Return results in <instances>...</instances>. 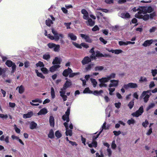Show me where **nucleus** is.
<instances>
[{
    "label": "nucleus",
    "mask_w": 157,
    "mask_h": 157,
    "mask_svg": "<svg viewBox=\"0 0 157 157\" xmlns=\"http://www.w3.org/2000/svg\"><path fill=\"white\" fill-rule=\"evenodd\" d=\"M132 10L133 12L138 11L135 15L136 17L147 21L149 18V16L147 13H151L153 10L151 6H139L137 8L136 7L133 8Z\"/></svg>",
    "instance_id": "obj_1"
},
{
    "label": "nucleus",
    "mask_w": 157,
    "mask_h": 157,
    "mask_svg": "<svg viewBox=\"0 0 157 157\" xmlns=\"http://www.w3.org/2000/svg\"><path fill=\"white\" fill-rule=\"evenodd\" d=\"M115 77L116 74L115 73H112L109 75L106 76L105 77H103L101 79H99V80L100 82L106 83L112 79L114 78Z\"/></svg>",
    "instance_id": "obj_2"
},
{
    "label": "nucleus",
    "mask_w": 157,
    "mask_h": 157,
    "mask_svg": "<svg viewBox=\"0 0 157 157\" xmlns=\"http://www.w3.org/2000/svg\"><path fill=\"white\" fill-rule=\"evenodd\" d=\"M52 32L54 35L55 41H58L60 40V41H62V39L63 38L64 36L61 33H58L53 29H52Z\"/></svg>",
    "instance_id": "obj_3"
},
{
    "label": "nucleus",
    "mask_w": 157,
    "mask_h": 157,
    "mask_svg": "<svg viewBox=\"0 0 157 157\" xmlns=\"http://www.w3.org/2000/svg\"><path fill=\"white\" fill-rule=\"evenodd\" d=\"M150 90H148L146 91H144L142 93L141 97H144V102H147L148 100V98L150 97V95L151 94Z\"/></svg>",
    "instance_id": "obj_4"
},
{
    "label": "nucleus",
    "mask_w": 157,
    "mask_h": 157,
    "mask_svg": "<svg viewBox=\"0 0 157 157\" xmlns=\"http://www.w3.org/2000/svg\"><path fill=\"white\" fill-rule=\"evenodd\" d=\"M138 85L136 83L130 82L127 84L124 85V87L125 89H128V88L135 89L137 88Z\"/></svg>",
    "instance_id": "obj_5"
},
{
    "label": "nucleus",
    "mask_w": 157,
    "mask_h": 157,
    "mask_svg": "<svg viewBox=\"0 0 157 157\" xmlns=\"http://www.w3.org/2000/svg\"><path fill=\"white\" fill-rule=\"evenodd\" d=\"M6 65L8 67H12V71L14 72L16 69V66L15 63L11 60H7L6 62Z\"/></svg>",
    "instance_id": "obj_6"
},
{
    "label": "nucleus",
    "mask_w": 157,
    "mask_h": 157,
    "mask_svg": "<svg viewBox=\"0 0 157 157\" xmlns=\"http://www.w3.org/2000/svg\"><path fill=\"white\" fill-rule=\"evenodd\" d=\"M119 81L117 80H110V83L109 85V88L117 87L118 85Z\"/></svg>",
    "instance_id": "obj_7"
},
{
    "label": "nucleus",
    "mask_w": 157,
    "mask_h": 157,
    "mask_svg": "<svg viewBox=\"0 0 157 157\" xmlns=\"http://www.w3.org/2000/svg\"><path fill=\"white\" fill-rule=\"evenodd\" d=\"M80 36L83 39H84L86 42L91 43L92 42V40L88 35L83 34H79Z\"/></svg>",
    "instance_id": "obj_8"
},
{
    "label": "nucleus",
    "mask_w": 157,
    "mask_h": 157,
    "mask_svg": "<svg viewBox=\"0 0 157 157\" xmlns=\"http://www.w3.org/2000/svg\"><path fill=\"white\" fill-rule=\"evenodd\" d=\"M143 112V108L142 106L140 107L139 110L136 112L132 113V115L134 116L138 117L141 115Z\"/></svg>",
    "instance_id": "obj_9"
},
{
    "label": "nucleus",
    "mask_w": 157,
    "mask_h": 157,
    "mask_svg": "<svg viewBox=\"0 0 157 157\" xmlns=\"http://www.w3.org/2000/svg\"><path fill=\"white\" fill-rule=\"evenodd\" d=\"M70 109L68 108L65 113V114L62 117V119L64 121H66L67 122L69 121V116L70 114Z\"/></svg>",
    "instance_id": "obj_10"
},
{
    "label": "nucleus",
    "mask_w": 157,
    "mask_h": 157,
    "mask_svg": "<svg viewBox=\"0 0 157 157\" xmlns=\"http://www.w3.org/2000/svg\"><path fill=\"white\" fill-rule=\"evenodd\" d=\"M81 13L83 15V18L85 20H87L89 18V13L85 9H83L81 10Z\"/></svg>",
    "instance_id": "obj_11"
},
{
    "label": "nucleus",
    "mask_w": 157,
    "mask_h": 157,
    "mask_svg": "<svg viewBox=\"0 0 157 157\" xmlns=\"http://www.w3.org/2000/svg\"><path fill=\"white\" fill-rule=\"evenodd\" d=\"M50 17L52 20L49 18H48L46 21V24L48 26H50L51 24H53V22L52 21L55 20V18L53 16L51 15Z\"/></svg>",
    "instance_id": "obj_12"
},
{
    "label": "nucleus",
    "mask_w": 157,
    "mask_h": 157,
    "mask_svg": "<svg viewBox=\"0 0 157 157\" xmlns=\"http://www.w3.org/2000/svg\"><path fill=\"white\" fill-rule=\"evenodd\" d=\"M154 41L153 40H147L145 41L142 44V45L144 47H146L149 46Z\"/></svg>",
    "instance_id": "obj_13"
},
{
    "label": "nucleus",
    "mask_w": 157,
    "mask_h": 157,
    "mask_svg": "<svg viewBox=\"0 0 157 157\" xmlns=\"http://www.w3.org/2000/svg\"><path fill=\"white\" fill-rule=\"evenodd\" d=\"M91 61V60L88 56L85 57L82 61V63L83 65H85L89 63Z\"/></svg>",
    "instance_id": "obj_14"
},
{
    "label": "nucleus",
    "mask_w": 157,
    "mask_h": 157,
    "mask_svg": "<svg viewBox=\"0 0 157 157\" xmlns=\"http://www.w3.org/2000/svg\"><path fill=\"white\" fill-rule=\"evenodd\" d=\"M36 102H39L41 103L42 102V101L40 100V99H37L35 100H33L32 101H31L30 102L31 105L33 106H38L39 105V104L38 103L34 104L33 103H36Z\"/></svg>",
    "instance_id": "obj_15"
},
{
    "label": "nucleus",
    "mask_w": 157,
    "mask_h": 157,
    "mask_svg": "<svg viewBox=\"0 0 157 157\" xmlns=\"http://www.w3.org/2000/svg\"><path fill=\"white\" fill-rule=\"evenodd\" d=\"M72 71L71 68H68L67 69H66L63 71V75L65 77H67L68 75H70V73L72 72Z\"/></svg>",
    "instance_id": "obj_16"
},
{
    "label": "nucleus",
    "mask_w": 157,
    "mask_h": 157,
    "mask_svg": "<svg viewBox=\"0 0 157 157\" xmlns=\"http://www.w3.org/2000/svg\"><path fill=\"white\" fill-rule=\"evenodd\" d=\"M87 20V21H86V23L87 25L93 26L95 24L94 21H93L91 19L89 18Z\"/></svg>",
    "instance_id": "obj_17"
},
{
    "label": "nucleus",
    "mask_w": 157,
    "mask_h": 157,
    "mask_svg": "<svg viewBox=\"0 0 157 157\" xmlns=\"http://www.w3.org/2000/svg\"><path fill=\"white\" fill-rule=\"evenodd\" d=\"M33 115V113L32 111H30L27 114H24L23 117L24 118H29L32 117Z\"/></svg>",
    "instance_id": "obj_18"
},
{
    "label": "nucleus",
    "mask_w": 157,
    "mask_h": 157,
    "mask_svg": "<svg viewBox=\"0 0 157 157\" xmlns=\"http://www.w3.org/2000/svg\"><path fill=\"white\" fill-rule=\"evenodd\" d=\"M60 67V66L59 65H54L50 68L49 70L51 72H53Z\"/></svg>",
    "instance_id": "obj_19"
},
{
    "label": "nucleus",
    "mask_w": 157,
    "mask_h": 157,
    "mask_svg": "<svg viewBox=\"0 0 157 157\" xmlns=\"http://www.w3.org/2000/svg\"><path fill=\"white\" fill-rule=\"evenodd\" d=\"M71 85V83L70 81H67L63 85V89L64 90H66L67 88L69 87Z\"/></svg>",
    "instance_id": "obj_20"
},
{
    "label": "nucleus",
    "mask_w": 157,
    "mask_h": 157,
    "mask_svg": "<svg viewBox=\"0 0 157 157\" xmlns=\"http://www.w3.org/2000/svg\"><path fill=\"white\" fill-rule=\"evenodd\" d=\"M68 36L72 40H75L77 39L76 36L72 33L68 34Z\"/></svg>",
    "instance_id": "obj_21"
},
{
    "label": "nucleus",
    "mask_w": 157,
    "mask_h": 157,
    "mask_svg": "<svg viewBox=\"0 0 157 157\" xmlns=\"http://www.w3.org/2000/svg\"><path fill=\"white\" fill-rule=\"evenodd\" d=\"M61 61V60L60 58L58 57H56L54 59L52 63L54 64H60Z\"/></svg>",
    "instance_id": "obj_22"
},
{
    "label": "nucleus",
    "mask_w": 157,
    "mask_h": 157,
    "mask_svg": "<svg viewBox=\"0 0 157 157\" xmlns=\"http://www.w3.org/2000/svg\"><path fill=\"white\" fill-rule=\"evenodd\" d=\"M18 90L19 93L20 94H22L24 91L25 88L24 87L22 86L21 85L19 86H18L17 87L16 89L17 90Z\"/></svg>",
    "instance_id": "obj_23"
},
{
    "label": "nucleus",
    "mask_w": 157,
    "mask_h": 157,
    "mask_svg": "<svg viewBox=\"0 0 157 157\" xmlns=\"http://www.w3.org/2000/svg\"><path fill=\"white\" fill-rule=\"evenodd\" d=\"M108 56L107 54H105L104 55L101 53L99 51L96 52V57H106Z\"/></svg>",
    "instance_id": "obj_24"
},
{
    "label": "nucleus",
    "mask_w": 157,
    "mask_h": 157,
    "mask_svg": "<svg viewBox=\"0 0 157 157\" xmlns=\"http://www.w3.org/2000/svg\"><path fill=\"white\" fill-rule=\"evenodd\" d=\"M48 112L46 108H43L41 109L38 113V115H44L47 113Z\"/></svg>",
    "instance_id": "obj_25"
},
{
    "label": "nucleus",
    "mask_w": 157,
    "mask_h": 157,
    "mask_svg": "<svg viewBox=\"0 0 157 157\" xmlns=\"http://www.w3.org/2000/svg\"><path fill=\"white\" fill-rule=\"evenodd\" d=\"M121 17L124 18H129L130 17V15L128 13H121Z\"/></svg>",
    "instance_id": "obj_26"
},
{
    "label": "nucleus",
    "mask_w": 157,
    "mask_h": 157,
    "mask_svg": "<svg viewBox=\"0 0 157 157\" xmlns=\"http://www.w3.org/2000/svg\"><path fill=\"white\" fill-rule=\"evenodd\" d=\"M49 122L51 126L54 127L55 125L54 119L53 117L52 116H50L49 119Z\"/></svg>",
    "instance_id": "obj_27"
},
{
    "label": "nucleus",
    "mask_w": 157,
    "mask_h": 157,
    "mask_svg": "<svg viewBox=\"0 0 157 157\" xmlns=\"http://www.w3.org/2000/svg\"><path fill=\"white\" fill-rule=\"evenodd\" d=\"M139 81L140 82H147V78L145 77L141 76L140 77Z\"/></svg>",
    "instance_id": "obj_28"
},
{
    "label": "nucleus",
    "mask_w": 157,
    "mask_h": 157,
    "mask_svg": "<svg viewBox=\"0 0 157 157\" xmlns=\"http://www.w3.org/2000/svg\"><path fill=\"white\" fill-rule=\"evenodd\" d=\"M37 124L34 122H32L30 124V128L31 129H33L36 128Z\"/></svg>",
    "instance_id": "obj_29"
},
{
    "label": "nucleus",
    "mask_w": 157,
    "mask_h": 157,
    "mask_svg": "<svg viewBox=\"0 0 157 157\" xmlns=\"http://www.w3.org/2000/svg\"><path fill=\"white\" fill-rule=\"evenodd\" d=\"M51 98L52 99H53L55 98L56 96L53 87H52L51 88Z\"/></svg>",
    "instance_id": "obj_30"
},
{
    "label": "nucleus",
    "mask_w": 157,
    "mask_h": 157,
    "mask_svg": "<svg viewBox=\"0 0 157 157\" xmlns=\"http://www.w3.org/2000/svg\"><path fill=\"white\" fill-rule=\"evenodd\" d=\"M35 71L38 76L41 78H42L44 79L45 78L44 76L41 73L38 72V71L37 70H36Z\"/></svg>",
    "instance_id": "obj_31"
},
{
    "label": "nucleus",
    "mask_w": 157,
    "mask_h": 157,
    "mask_svg": "<svg viewBox=\"0 0 157 157\" xmlns=\"http://www.w3.org/2000/svg\"><path fill=\"white\" fill-rule=\"evenodd\" d=\"M54 133L53 130L52 129L50 130L48 134V137L51 139L53 138L54 137Z\"/></svg>",
    "instance_id": "obj_32"
},
{
    "label": "nucleus",
    "mask_w": 157,
    "mask_h": 157,
    "mask_svg": "<svg viewBox=\"0 0 157 157\" xmlns=\"http://www.w3.org/2000/svg\"><path fill=\"white\" fill-rule=\"evenodd\" d=\"M123 51L121 49H116L113 50V53H114L115 54L118 55L120 53H122Z\"/></svg>",
    "instance_id": "obj_33"
},
{
    "label": "nucleus",
    "mask_w": 157,
    "mask_h": 157,
    "mask_svg": "<svg viewBox=\"0 0 157 157\" xmlns=\"http://www.w3.org/2000/svg\"><path fill=\"white\" fill-rule=\"evenodd\" d=\"M66 130V135L67 136H71L72 135V130L71 129L69 130V128H68Z\"/></svg>",
    "instance_id": "obj_34"
},
{
    "label": "nucleus",
    "mask_w": 157,
    "mask_h": 157,
    "mask_svg": "<svg viewBox=\"0 0 157 157\" xmlns=\"http://www.w3.org/2000/svg\"><path fill=\"white\" fill-rule=\"evenodd\" d=\"M90 81L94 87H95L98 83L96 80L95 79L91 78L90 79Z\"/></svg>",
    "instance_id": "obj_35"
},
{
    "label": "nucleus",
    "mask_w": 157,
    "mask_h": 157,
    "mask_svg": "<svg viewBox=\"0 0 157 157\" xmlns=\"http://www.w3.org/2000/svg\"><path fill=\"white\" fill-rule=\"evenodd\" d=\"M104 67L102 66H98L95 67V70L96 71H101L104 69Z\"/></svg>",
    "instance_id": "obj_36"
},
{
    "label": "nucleus",
    "mask_w": 157,
    "mask_h": 157,
    "mask_svg": "<svg viewBox=\"0 0 157 157\" xmlns=\"http://www.w3.org/2000/svg\"><path fill=\"white\" fill-rule=\"evenodd\" d=\"M60 46L59 45L56 44L53 49L54 51L56 52H59V50Z\"/></svg>",
    "instance_id": "obj_37"
},
{
    "label": "nucleus",
    "mask_w": 157,
    "mask_h": 157,
    "mask_svg": "<svg viewBox=\"0 0 157 157\" xmlns=\"http://www.w3.org/2000/svg\"><path fill=\"white\" fill-rule=\"evenodd\" d=\"M128 41L125 42L123 41H119V44L120 46L127 45L128 44Z\"/></svg>",
    "instance_id": "obj_38"
},
{
    "label": "nucleus",
    "mask_w": 157,
    "mask_h": 157,
    "mask_svg": "<svg viewBox=\"0 0 157 157\" xmlns=\"http://www.w3.org/2000/svg\"><path fill=\"white\" fill-rule=\"evenodd\" d=\"M84 93L92 94V91H91L88 87L86 88L83 91Z\"/></svg>",
    "instance_id": "obj_39"
},
{
    "label": "nucleus",
    "mask_w": 157,
    "mask_h": 157,
    "mask_svg": "<svg viewBox=\"0 0 157 157\" xmlns=\"http://www.w3.org/2000/svg\"><path fill=\"white\" fill-rule=\"evenodd\" d=\"M41 70L44 74H47L48 73V70L45 67H43L41 68Z\"/></svg>",
    "instance_id": "obj_40"
},
{
    "label": "nucleus",
    "mask_w": 157,
    "mask_h": 157,
    "mask_svg": "<svg viewBox=\"0 0 157 157\" xmlns=\"http://www.w3.org/2000/svg\"><path fill=\"white\" fill-rule=\"evenodd\" d=\"M135 123V121L132 119L128 120L127 121V123L129 124H133Z\"/></svg>",
    "instance_id": "obj_41"
},
{
    "label": "nucleus",
    "mask_w": 157,
    "mask_h": 157,
    "mask_svg": "<svg viewBox=\"0 0 157 157\" xmlns=\"http://www.w3.org/2000/svg\"><path fill=\"white\" fill-rule=\"evenodd\" d=\"M108 90L109 91V94L111 95H113V92L115 91V88H109Z\"/></svg>",
    "instance_id": "obj_42"
},
{
    "label": "nucleus",
    "mask_w": 157,
    "mask_h": 157,
    "mask_svg": "<svg viewBox=\"0 0 157 157\" xmlns=\"http://www.w3.org/2000/svg\"><path fill=\"white\" fill-rule=\"evenodd\" d=\"M7 69L6 68H2L0 67V76L5 73Z\"/></svg>",
    "instance_id": "obj_43"
},
{
    "label": "nucleus",
    "mask_w": 157,
    "mask_h": 157,
    "mask_svg": "<svg viewBox=\"0 0 157 157\" xmlns=\"http://www.w3.org/2000/svg\"><path fill=\"white\" fill-rule=\"evenodd\" d=\"M55 135L58 138H60L62 136L61 134L59 132V131H57L55 133Z\"/></svg>",
    "instance_id": "obj_44"
},
{
    "label": "nucleus",
    "mask_w": 157,
    "mask_h": 157,
    "mask_svg": "<svg viewBox=\"0 0 157 157\" xmlns=\"http://www.w3.org/2000/svg\"><path fill=\"white\" fill-rule=\"evenodd\" d=\"M50 55L47 53L44 55L43 56V58L44 59L47 60L50 58Z\"/></svg>",
    "instance_id": "obj_45"
},
{
    "label": "nucleus",
    "mask_w": 157,
    "mask_h": 157,
    "mask_svg": "<svg viewBox=\"0 0 157 157\" xmlns=\"http://www.w3.org/2000/svg\"><path fill=\"white\" fill-rule=\"evenodd\" d=\"M103 92V91L102 90H100L99 91H98L97 90L94 91L93 92H92V93L95 95H97L100 94L101 93H102Z\"/></svg>",
    "instance_id": "obj_46"
},
{
    "label": "nucleus",
    "mask_w": 157,
    "mask_h": 157,
    "mask_svg": "<svg viewBox=\"0 0 157 157\" xmlns=\"http://www.w3.org/2000/svg\"><path fill=\"white\" fill-rule=\"evenodd\" d=\"M111 146L112 148L114 149H115L116 148L117 145L115 144V140H114L112 141Z\"/></svg>",
    "instance_id": "obj_47"
},
{
    "label": "nucleus",
    "mask_w": 157,
    "mask_h": 157,
    "mask_svg": "<svg viewBox=\"0 0 157 157\" xmlns=\"http://www.w3.org/2000/svg\"><path fill=\"white\" fill-rule=\"evenodd\" d=\"M134 100H133L131 101L128 104V105L130 109H131L134 105Z\"/></svg>",
    "instance_id": "obj_48"
},
{
    "label": "nucleus",
    "mask_w": 157,
    "mask_h": 157,
    "mask_svg": "<svg viewBox=\"0 0 157 157\" xmlns=\"http://www.w3.org/2000/svg\"><path fill=\"white\" fill-rule=\"evenodd\" d=\"M36 65L37 67H43L44 66V64L41 61H39L36 64Z\"/></svg>",
    "instance_id": "obj_49"
},
{
    "label": "nucleus",
    "mask_w": 157,
    "mask_h": 157,
    "mask_svg": "<svg viewBox=\"0 0 157 157\" xmlns=\"http://www.w3.org/2000/svg\"><path fill=\"white\" fill-rule=\"evenodd\" d=\"M151 73L152 76L153 77H155L157 74V70L156 69L152 70H151Z\"/></svg>",
    "instance_id": "obj_50"
},
{
    "label": "nucleus",
    "mask_w": 157,
    "mask_h": 157,
    "mask_svg": "<svg viewBox=\"0 0 157 157\" xmlns=\"http://www.w3.org/2000/svg\"><path fill=\"white\" fill-rule=\"evenodd\" d=\"M72 44L75 47H76L77 48H82L81 44H78V43H77L76 42H73L72 43Z\"/></svg>",
    "instance_id": "obj_51"
},
{
    "label": "nucleus",
    "mask_w": 157,
    "mask_h": 157,
    "mask_svg": "<svg viewBox=\"0 0 157 157\" xmlns=\"http://www.w3.org/2000/svg\"><path fill=\"white\" fill-rule=\"evenodd\" d=\"M48 46L50 48H53L55 46V44L53 43H50L48 44Z\"/></svg>",
    "instance_id": "obj_52"
},
{
    "label": "nucleus",
    "mask_w": 157,
    "mask_h": 157,
    "mask_svg": "<svg viewBox=\"0 0 157 157\" xmlns=\"http://www.w3.org/2000/svg\"><path fill=\"white\" fill-rule=\"evenodd\" d=\"M100 83L99 84V86L101 87H106L107 86V85L103 82H100Z\"/></svg>",
    "instance_id": "obj_53"
},
{
    "label": "nucleus",
    "mask_w": 157,
    "mask_h": 157,
    "mask_svg": "<svg viewBox=\"0 0 157 157\" xmlns=\"http://www.w3.org/2000/svg\"><path fill=\"white\" fill-rule=\"evenodd\" d=\"M65 90H64V89H63V87L61 89V90L59 92L60 96L65 95Z\"/></svg>",
    "instance_id": "obj_54"
},
{
    "label": "nucleus",
    "mask_w": 157,
    "mask_h": 157,
    "mask_svg": "<svg viewBox=\"0 0 157 157\" xmlns=\"http://www.w3.org/2000/svg\"><path fill=\"white\" fill-rule=\"evenodd\" d=\"M155 105V104L154 103H151L149 104L148 106L147 107V110H149L151 108H152L154 107Z\"/></svg>",
    "instance_id": "obj_55"
},
{
    "label": "nucleus",
    "mask_w": 157,
    "mask_h": 157,
    "mask_svg": "<svg viewBox=\"0 0 157 157\" xmlns=\"http://www.w3.org/2000/svg\"><path fill=\"white\" fill-rule=\"evenodd\" d=\"M79 74V73L78 72L72 73V72L70 73V75H69V77H73L74 76Z\"/></svg>",
    "instance_id": "obj_56"
},
{
    "label": "nucleus",
    "mask_w": 157,
    "mask_h": 157,
    "mask_svg": "<svg viewBox=\"0 0 157 157\" xmlns=\"http://www.w3.org/2000/svg\"><path fill=\"white\" fill-rule=\"evenodd\" d=\"M155 84L153 81H151L150 82L149 85V86L150 89L152 88V87L155 86Z\"/></svg>",
    "instance_id": "obj_57"
},
{
    "label": "nucleus",
    "mask_w": 157,
    "mask_h": 157,
    "mask_svg": "<svg viewBox=\"0 0 157 157\" xmlns=\"http://www.w3.org/2000/svg\"><path fill=\"white\" fill-rule=\"evenodd\" d=\"M91 53V55L90 56V57L92 59H95L96 58V52H94Z\"/></svg>",
    "instance_id": "obj_58"
},
{
    "label": "nucleus",
    "mask_w": 157,
    "mask_h": 157,
    "mask_svg": "<svg viewBox=\"0 0 157 157\" xmlns=\"http://www.w3.org/2000/svg\"><path fill=\"white\" fill-rule=\"evenodd\" d=\"M94 65V64H91L89 65L86 68L87 70H90L92 67H93Z\"/></svg>",
    "instance_id": "obj_59"
},
{
    "label": "nucleus",
    "mask_w": 157,
    "mask_h": 157,
    "mask_svg": "<svg viewBox=\"0 0 157 157\" xmlns=\"http://www.w3.org/2000/svg\"><path fill=\"white\" fill-rule=\"evenodd\" d=\"M0 117L3 119H6L8 118V116L6 114L4 115L0 113Z\"/></svg>",
    "instance_id": "obj_60"
},
{
    "label": "nucleus",
    "mask_w": 157,
    "mask_h": 157,
    "mask_svg": "<svg viewBox=\"0 0 157 157\" xmlns=\"http://www.w3.org/2000/svg\"><path fill=\"white\" fill-rule=\"evenodd\" d=\"M149 123L147 120H146L145 121L142 123V125L145 128L147 127L148 124Z\"/></svg>",
    "instance_id": "obj_61"
},
{
    "label": "nucleus",
    "mask_w": 157,
    "mask_h": 157,
    "mask_svg": "<svg viewBox=\"0 0 157 157\" xmlns=\"http://www.w3.org/2000/svg\"><path fill=\"white\" fill-rule=\"evenodd\" d=\"M100 40L104 44H106L107 43V41L105 40L102 37H100L99 38Z\"/></svg>",
    "instance_id": "obj_62"
},
{
    "label": "nucleus",
    "mask_w": 157,
    "mask_h": 157,
    "mask_svg": "<svg viewBox=\"0 0 157 157\" xmlns=\"http://www.w3.org/2000/svg\"><path fill=\"white\" fill-rule=\"evenodd\" d=\"M121 104L120 102H118L115 103V107L117 109L120 108L121 106Z\"/></svg>",
    "instance_id": "obj_63"
},
{
    "label": "nucleus",
    "mask_w": 157,
    "mask_h": 157,
    "mask_svg": "<svg viewBox=\"0 0 157 157\" xmlns=\"http://www.w3.org/2000/svg\"><path fill=\"white\" fill-rule=\"evenodd\" d=\"M14 127L16 132L17 133H19L20 132V129L17 127L16 125L15 124L14 125Z\"/></svg>",
    "instance_id": "obj_64"
}]
</instances>
